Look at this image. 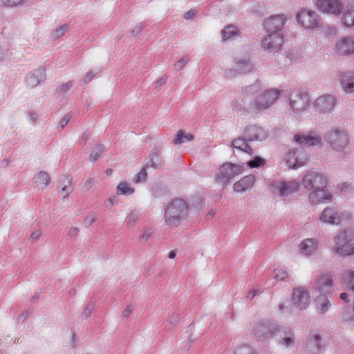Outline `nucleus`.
<instances>
[{"instance_id": "f257e3e1", "label": "nucleus", "mask_w": 354, "mask_h": 354, "mask_svg": "<svg viewBox=\"0 0 354 354\" xmlns=\"http://www.w3.org/2000/svg\"><path fill=\"white\" fill-rule=\"evenodd\" d=\"M301 185L309 192L308 201L311 205L331 203L333 194L327 189L328 180L327 176L317 169H310L302 176Z\"/></svg>"}, {"instance_id": "f03ea898", "label": "nucleus", "mask_w": 354, "mask_h": 354, "mask_svg": "<svg viewBox=\"0 0 354 354\" xmlns=\"http://www.w3.org/2000/svg\"><path fill=\"white\" fill-rule=\"evenodd\" d=\"M189 206L183 198H174L164 207L163 221L169 229L180 226L187 218Z\"/></svg>"}, {"instance_id": "7ed1b4c3", "label": "nucleus", "mask_w": 354, "mask_h": 354, "mask_svg": "<svg viewBox=\"0 0 354 354\" xmlns=\"http://www.w3.org/2000/svg\"><path fill=\"white\" fill-rule=\"evenodd\" d=\"M324 140L330 148L338 152L343 151L349 145L347 131L341 127H333L324 134Z\"/></svg>"}, {"instance_id": "20e7f679", "label": "nucleus", "mask_w": 354, "mask_h": 354, "mask_svg": "<svg viewBox=\"0 0 354 354\" xmlns=\"http://www.w3.org/2000/svg\"><path fill=\"white\" fill-rule=\"evenodd\" d=\"M351 218L352 215L349 212L341 211L334 206H328L322 210L319 220L324 224L338 225L344 221L349 222Z\"/></svg>"}, {"instance_id": "39448f33", "label": "nucleus", "mask_w": 354, "mask_h": 354, "mask_svg": "<svg viewBox=\"0 0 354 354\" xmlns=\"http://www.w3.org/2000/svg\"><path fill=\"white\" fill-rule=\"evenodd\" d=\"M334 245L331 251L334 254L342 256H350L354 254V244L352 243V237L347 231H339L333 238Z\"/></svg>"}, {"instance_id": "423d86ee", "label": "nucleus", "mask_w": 354, "mask_h": 354, "mask_svg": "<svg viewBox=\"0 0 354 354\" xmlns=\"http://www.w3.org/2000/svg\"><path fill=\"white\" fill-rule=\"evenodd\" d=\"M287 102L290 109L295 114L303 113L310 105L308 92L301 88L293 90L290 93Z\"/></svg>"}, {"instance_id": "0eeeda50", "label": "nucleus", "mask_w": 354, "mask_h": 354, "mask_svg": "<svg viewBox=\"0 0 354 354\" xmlns=\"http://www.w3.org/2000/svg\"><path fill=\"white\" fill-rule=\"evenodd\" d=\"M244 171L243 165H236L232 162H225L218 169L215 176V181L223 186L228 185L236 176Z\"/></svg>"}, {"instance_id": "6e6552de", "label": "nucleus", "mask_w": 354, "mask_h": 354, "mask_svg": "<svg viewBox=\"0 0 354 354\" xmlns=\"http://www.w3.org/2000/svg\"><path fill=\"white\" fill-rule=\"evenodd\" d=\"M277 331H279V326L277 324L270 322H261L254 326L252 334L257 341L264 342L274 337Z\"/></svg>"}, {"instance_id": "1a4fd4ad", "label": "nucleus", "mask_w": 354, "mask_h": 354, "mask_svg": "<svg viewBox=\"0 0 354 354\" xmlns=\"http://www.w3.org/2000/svg\"><path fill=\"white\" fill-rule=\"evenodd\" d=\"M337 104V99L332 95H322L313 102V111L318 114H329Z\"/></svg>"}, {"instance_id": "9d476101", "label": "nucleus", "mask_w": 354, "mask_h": 354, "mask_svg": "<svg viewBox=\"0 0 354 354\" xmlns=\"http://www.w3.org/2000/svg\"><path fill=\"white\" fill-rule=\"evenodd\" d=\"M279 95L280 91L277 88L266 91L255 98L254 109L257 111H261L269 108L279 98Z\"/></svg>"}, {"instance_id": "9b49d317", "label": "nucleus", "mask_w": 354, "mask_h": 354, "mask_svg": "<svg viewBox=\"0 0 354 354\" xmlns=\"http://www.w3.org/2000/svg\"><path fill=\"white\" fill-rule=\"evenodd\" d=\"M299 24L305 29L313 30L315 28L319 23L318 15L313 10L305 8L301 9L296 16Z\"/></svg>"}, {"instance_id": "f8f14e48", "label": "nucleus", "mask_w": 354, "mask_h": 354, "mask_svg": "<svg viewBox=\"0 0 354 354\" xmlns=\"http://www.w3.org/2000/svg\"><path fill=\"white\" fill-rule=\"evenodd\" d=\"M315 5L319 12L334 16H339L344 8L340 0H317Z\"/></svg>"}, {"instance_id": "ddd939ff", "label": "nucleus", "mask_w": 354, "mask_h": 354, "mask_svg": "<svg viewBox=\"0 0 354 354\" xmlns=\"http://www.w3.org/2000/svg\"><path fill=\"white\" fill-rule=\"evenodd\" d=\"M283 43L282 33L268 34L261 41V46L264 50L274 53L279 51Z\"/></svg>"}, {"instance_id": "4468645a", "label": "nucleus", "mask_w": 354, "mask_h": 354, "mask_svg": "<svg viewBox=\"0 0 354 354\" xmlns=\"http://www.w3.org/2000/svg\"><path fill=\"white\" fill-rule=\"evenodd\" d=\"M307 158L304 151L301 149H294L290 150L285 156V161L289 168L297 169L303 167Z\"/></svg>"}, {"instance_id": "2eb2a0df", "label": "nucleus", "mask_w": 354, "mask_h": 354, "mask_svg": "<svg viewBox=\"0 0 354 354\" xmlns=\"http://www.w3.org/2000/svg\"><path fill=\"white\" fill-rule=\"evenodd\" d=\"M310 292L303 286H299L293 289L292 303L299 310L306 309L310 303Z\"/></svg>"}, {"instance_id": "dca6fc26", "label": "nucleus", "mask_w": 354, "mask_h": 354, "mask_svg": "<svg viewBox=\"0 0 354 354\" xmlns=\"http://www.w3.org/2000/svg\"><path fill=\"white\" fill-rule=\"evenodd\" d=\"M46 79V69L42 67H38L28 73L24 79V83L26 87L33 88L39 84L44 82Z\"/></svg>"}, {"instance_id": "f3484780", "label": "nucleus", "mask_w": 354, "mask_h": 354, "mask_svg": "<svg viewBox=\"0 0 354 354\" xmlns=\"http://www.w3.org/2000/svg\"><path fill=\"white\" fill-rule=\"evenodd\" d=\"M286 21V17L284 15H277L266 19L263 26L269 34L281 33Z\"/></svg>"}, {"instance_id": "a211bd4d", "label": "nucleus", "mask_w": 354, "mask_h": 354, "mask_svg": "<svg viewBox=\"0 0 354 354\" xmlns=\"http://www.w3.org/2000/svg\"><path fill=\"white\" fill-rule=\"evenodd\" d=\"M294 140L299 145L304 146H318L322 141V136L315 131H310L308 134L297 133L294 136Z\"/></svg>"}, {"instance_id": "6ab92c4d", "label": "nucleus", "mask_w": 354, "mask_h": 354, "mask_svg": "<svg viewBox=\"0 0 354 354\" xmlns=\"http://www.w3.org/2000/svg\"><path fill=\"white\" fill-rule=\"evenodd\" d=\"M333 286V279L328 274H322L313 282V288L321 294L330 292Z\"/></svg>"}, {"instance_id": "aec40b11", "label": "nucleus", "mask_w": 354, "mask_h": 354, "mask_svg": "<svg viewBox=\"0 0 354 354\" xmlns=\"http://www.w3.org/2000/svg\"><path fill=\"white\" fill-rule=\"evenodd\" d=\"M319 241L315 238H308L303 240L298 245L299 253L305 257L315 254L318 249Z\"/></svg>"}, {"instance_id": "412c9836", "label": "nucleus", "mask_w": 354, "mask_h": 354, "mask_svg": "<svg viewBox=\"0 0 354 354\" xmlns=\"http://www.w3.org/2000/svg\"><path fill=\"white\" fill-rule=\"evenodd\" d=\"M300 183L295 179L281 181L277 187L279 195L282 197L290 196L299 190Z\"/></svg>"}, {"instance_id": "4be33fe9", "label": "nucleus", "mask_w": 354, "mask_h": 354, "mask_svg": "<svg viewBox=\"0 0 354 354\" xmlns=\"http://www.w3.org/2000/svg\"><path fill=\"white\" fill-rule=\"evenodd\" d=\"M243 133L249 142L263 140L267 137L266 131L263 128L256 125L248 126Z\"/></svg>"}, {"instance_id": "5701e85b", "label": "nucleus", "mask_w": 354, "mask_h": 354, "mask_svg": "<svg viewBox=\"0 0 354 354\" xmlns=\"http://www.w3.org/2000/svg\"><path fill=\"white\" fill-rule=\"evenodd\" d=\"M321 337L317 333L309 335L306 342V351L308 354H320L322 351Z\"/></svg>"}, {"instance_id": "b1692460", "label": "nucleus", "mask_w": 354, "mask_h": 354, "mask_svg": "<svg viewBox=\"0 0 354 354\" xmlns=\"http://www.w3.org/2000/svg\"><path fill=\"white\" fill-rule=\"evenodd\" d=\"M337 53L341 55L354 53V37H344L336 45Z\"/></svg>"}, {"instance_id": "393cba45", "label": "nucleus", "mask_w": 354, "mask_h": 354, "mask_svg": "<svg viewBox=\"0 0 354 354\" xmlns=\"http://www.w3.org/2000/svg\"><path fill=\"white\" fill-rule=\"evenodd\" d=\"M233 70L239 74L248 73L254 70V65L249 58H236L234 59Z\"/></svg>"}, {"instance_id": "a878e982", "label": "nucleus", "mask_w": 354, "mask_h": 354, "mask_svg": "<svg viewBox=\"0 0 354 354\" xmlns=\"http://www.w3.org/2000/svg\"><path fill=\"white\" fill-rule=\"evenodd\" d=\"M255 181V177L253 175H248L242 178L239 181L234 184V191L236 192H245L250 189Z\"/></svg>"}, {"instance_id": "bb28decb", "label": "nucleus", "mask_w": 354, "mask_h": 354, "mask_svg": "<svg viewBox=\"0 0 354 354\" xmlns=\"http://www.w3.org/2000/svg\"><path fill=\"white\" fill-rule=\"evenodd\" d=\"M277 333L280 334L281 339L279 342L280 344L286 347H290L294 344L295 339L294 333L291 329L279 328V331H277Z\"/></svg>"}, {"instance_id": "cd10ccee", "label": "nucleus", "mask_w": 354, "mask_h": 354, "mask_svg": "<svg viewBox=\"0 0 354 354\" xmlns=\"http://www.w3.org/2000/svg\"><path fill=\"white\" fill-rule=\"evenodd\" d=\"M340 83L344 91L347 93L354 92V73L346 72L341 75Z\"/></svg>"}, {"instance_id": "c85d7f7f", "label": "nucleus", "mask_w": 354, "mask_h": 354, "mask_svg": "<svg viewBox=\"0 0 354 354\" xmlns=\"http://www.w3.org/2000/svg\"><path fill=\"white\" fill-rule=\"evenodd\" d=\"M315 306L317 312L323 315L328 311L331 304L328 297L324 294H320L315 299Z\"/></svg>"}, {"instance_id": "c756f323", "label": "nucleus", "mask_w": 354, "mask_h": 354, "mask_svg": "<svg viewBox=\"0 0 354 354\" xmlns=\"http://www.w3.org/2000/svg\"><path fill=\"white\" fill-rule=\"evenodd\" d=\"M346 11L342 17V24L348 28L354 26V0H351L347 4Z\"/></svg>"}, {"instance_id": "7c9ffc66", "label": "nucleus", "mask_w": 354, "mask_h": 354, "mask_svg": "<svg viewBox=\"0 0 354 354\" xmlns=\"http://www.w3.org/2000/svg\"><path fill=\"white\" fill-rule=\"evenodd\" d=\"M247 142H248V141L247 140V138H245V136L243 135V137H239L238 138L233 140L232 141V147L238 150L243 151L246 153L252 155V149L248 144Z\"/></svg>"}, {"instance_id": "2f4dec72", "label": "nucleus", "mask_w": 354, "mask_h": 354, "mask_svg": "<svg viewBox=\"0 0 354 354\" xmlns=\"http://www.w3.org/2000/svg\"><path fill=\"white\" fill-rule=\"evenodd\" d=\"M164 160L158 152H153L149 155L145 162V167H153L154 169L159 168L162 166Z\"/></svg>"}, {"instance_id": "473e14b6", "label": "nucleus", "mask_w": 354, "mask_h": 354, "mask_svg": "<svg viewBox=\"0 0 354 354\" xmlns=\"http://www.w3.org/2000/svg\"><path fill=\"white\" fill-rule=\"evenodd\" d=\"M50 177L48 173L41 171L35 176L34 183L38 189L45 188L50 183Z\"/></svg>"}, {"instance_id": "72a5a7b5", "label": "nucleus", "mask_w": 354, "mask_h": 354, "mask_svg": "<svg viewBox=\"0 0 354 354\" xmlns=\"http://www.w3.org/2000/svg\"><path fill=\"white\" fill-rule=\"evenodd\" d=\"M222 37L223 40H227L239 35L238 28L234 25H229L225 27L222 30Z\"/></svg>"}, {"instance_id": "f704fd0d", "label": "nucleus", "mask_w": 354, "mask_h": 354, "mask_svg": "<svg viewBox=\"0 0 354 354\" xmlns=\"http://www.w3.org/2000/svg\"><path fill=\"white\" fill-rule=\"evenodd\" d=\"M194 140V136L191 133L185 134L183 130L178 131L175 139L173 140L174 145H181L186 141H192Z\"/></svg>"}, {"instance_id": "c9c22d12", "label": "nucleus", "mask_w": 354, "mask_h": 354, "mask_svg": "<svg viewBox=\"0 0 354 354\" xmlns=\"http://www.w3.org/2000/svg\"><path fill=\"white\" fill-rule=\"evenodd\" d=\"M68 29L69 26L68 24H62L53 29L51 32L50 36L53 39H57L64 36Z\"/></svg>"}, {"instance_id": "e433bc0d", "label": "nucleus", "mask_w": 354, "mask_h": 354, "mask_svg": "<svg viewBox=\"0 0 354 354\" xmlns=\"http://www.w3.org/2000/svg\"><path fill=\"white\" fill-rule=\"evenodd\" d=\"M134 189L127 182H121L117 187V193L118 194L129 196L133 194Z\"/></svg>"}, {"instance_id": "4c0bfd02", "label": "nucleus", "mask_w": 354, "mask_h": 354, "mask_svg": "<svg viewBox=\"0 0 354 354\" xmlns=\"http://www.w3.org/2000/svg\"><path fill=\"white\" fill-rule=\"evenodd\" d=\"M180 320V315L176 313H171L165 322V328L167 330L175 326Z\"/></svg>"}, {"instance_id": "58836bf2", "label": "nucleus", "mask_w": 354, "mask_h": 354, "mask_svg": "<svg viewBox=\"0 0 354 354\" xmlns=\"http://www.w3.org/2000/svg\"><path fill=\"white\" fill-rule=\"evenodd\" d=\"M344 282L348 289L354 291V271L348 270L345 273Z\"/></svg>"}, {"instance_id": "ea45409f", "label": "nucleus", "mask_w": 354, "mask_h": 354, "mask_svg": "<svg viewBox=\"0 0 354 354\" xmlns=\"http://www.w3.org/2000/svg\"><path fill=\"white\" fill-rule=\"evenodd\" d=\"M103 151V146L97 144L93 147L91 153L89 156V159L91 162L96 161L101 156Z\"/></svg>"}, {"instance_id": "a19ab883", "label": "nucleus", "mask_w": 354, "mask_h": 354, "mask_svg": "<svg viewBox=\"0 0 354 354\" xmlns=\"http://www.w3.org/2000/svg\"><path fill=\"white\" fill-rule=\"evenodd\" d=\"M139 218V213L137 211L131 212L126 217L125 223L128 227H133Z\"/></svg>"}, {"instance_id": "79ce46f5", "label": "nucleus", "mask_w": 354, "mask_h": 354, "mask_svg": "<svg viewBox=\"0 0 354 354\" xmlns=\"http://www.w3.org/2000/svg\"><path fill=\"white\" fill-rule=\"evenodd\" d=\"M266 164V160L259 156H255L253 159L248 161L247 165L250 168H257L263 166Z\"/></svg>"}, {"instance_id": "37998d69", "label": "nucleus", "mask_w": 354, "mask_h": 354, "mask_svg": "<svg viewBox=\"0 0 354 354\" xmlns=\"http://www.w3.org/2000/svg\"><path fill=\"white\" fill-rule=\"evenodd\" d=\"M234 354H257L255 351L248 345H243L237 348Z\"/></svg>"}, {"instance_id": "c03bdc74", "label": "nucleus", "mask_w": 354, "mask_h": 354, "mask_svg": "<svg viewBox=\"0 0 354 354\" xmlns=\"http://www.w3.org/2000/svg\"><path fill=\"white\" fill-rule=\"evenodd\" d=\"M262 88L261 83L260 81L257 80L254 84L248 86L246 91L251 94H254L260 91Z\"/></svg>"}, {"instance_id": "a18cd8bd", "label": "nucleus", "mask_w": 354, "mask_h": 354, "mask_svg": "<svg viewBox=\"0 0 354 354\" xmlns=\"http://www.w3.org/2000/svg\"><path fill=\"white\" fill-rule=\"evenodd\" d=\"M2 3L6 7H16L25 3L26 0H1Z\"/></svg>"}, {"instance_id": "49530a36", "label": "nucleus", "mask_w": 354, "mask_h": 354, "mask_svg": "<svg viewBox=\"0 0 354 354\" xmlns=\"http://www.w3.org/2000/svg\"><path fill=\"white\" fill-rule=\"evenodd\" d=\"M146 168L147 167H143L139 173H138L134 178H133V181L136 183H140V182H142V181H145L146 178H147V172H146Z\"/></svg>"}, {"instance_id": "de8ad7c7", "label": "nucleus", "mask_w": 354, "mask_h": 354, "mask_svg": "<svg viewBox=\"0 0 354 354\" xmlns=\"http://www.w3.org/2000/svg\"><path fill=\"white\" fill-rule=\"evenodd\" d=\"M100 68H96L95 71L89 70L84 77L83 81L85 84L88 83L95 77L96 74L100 72Z\"/></svg>"}, {"instance_id": "09e8293b", "label": "nucleus", "mask_w": 354, "mask_h": 354, "mask_svg": "<svg viewBox=\"0 0 354 354\" xmlns=\"http://www.w3.org/2000/svg\"><path fill=\"white\" fill-rule=\"evenodd\" d=\"M97 218V215L94 212H91L83 221L85 227L91 226Z\"/></svg>"}, {"instance_id": "8fccbe9b", "label": "nucleus", "mask_w": 354, "mask_h": 354, "mask_svg": "<svg viewBox=\"0 0 354 354\" xmlns=\"http://www.w3.org/2000/svg\"><path fill=\"white\" fill-rule=\"evenodd\" d=\"M72 86L73 83L71 82L63 83L57 88V91L59 93L64 94L68 92Z\"/></svg>"}, {"instance_id": "3c124183", "label": "nucleus", "mask_w": 354, "mask_h": 354, "mask_svg": "<svg viewBox=\"0 0 354 354\" xmlns=\"http://www.w3.org/2000/svg\"><path fill=\"white\" fill-rule=\"evenodd\" d=\"M189 58L187 56L183 57L174 64V69L176 71H179L182 69L184 67L185 64L189 62Z\"/></svg>"}, {"instance_id": "603ef678", "label": "nucleus", "mask_w": 354, "mask_h": 354, "mask_svg": "<svg viewBox=\"0 0 354 354\" xmlns=\"http://www.w3.org/2000/svg\"><path fill=\"white\" fill-rule=\"evenodd\" d=\"M274 278L279 280H284L287 277V272L283 269H275L274 270Z\"/></svg>"}, {"instance_id": "864d4df0", "label": "nucleus", "mask_w": 354, "mask_h": 354, "mask_svg": "<svg viewBox=\"0 0 354 354\" xmlns=\"http://www.w3.org/2000/svg\"><path fill=\"white\" fill-rule=\"evenodd\" d=\"M94 308H95L94 304H88L87 306L83 310V312L82 313V317L84 318H88L91 315Z\"/></svg>"}, {"instance_id": "5fc2aeb1", "label": "nucleus", "mask_w": 354, "mask_h": 354, "mask_svg": "<svg viewBox=\"0 0 354 354\" xmlns=\"http://www.w3.org/2000/svg\"><path fill=\"white\" fill-rule=\"evenodd\" d=\"M72 192H73V187L71 184V182L68 180V185H64L62 188V192L63 194V198H65L66 197H67L69 195V194H71Z\"/></svg>"}, {"instance_id": "6e6d98bb", "label": "nucleus", "mask_w": 354, "mask_h": 354, "mask_svg": "<svg viewBox=\"0 0 354 354\" xmlns=\"http://www.w3.org/2000/svg\"><path fill=\"white\" fill-rule=\"evenodd\" d=\"M27 115H28L30 121L32 122H36L39 119V115L36 111H29L27 113Z\"/></svg>"}, {"instance_id": "4d7b16f0", "label": "nucleus", "mask_w": 354, "mask_h": 354, "mask_svg": "<svg viewBox=\"0 0 354 354\" xmlns=\"http://www.w3.org/2000/svg\"><path fill=\"white\" fill-rule=\"evenodd\" d=\"M133 310V306L132 305H128L124 308V310L122 311V315H121L122 317V318H128L131 315Z\"/></svg>"}, {"instance_id": "13d9d810", "label": "nucleus", "mask_w": 354, "mask_h": 354, "mask_svg": "<svg viewBox=\"0 0 354 354\" xmlns=\"http://www.w3.org/2000/svg\"><path fill=\"white\" fill-rule=\"evenodd\" d=\"M70 119L71 116L69 115H64L59 122V127L64 129L65 126L68 123Z\"/></svg>"}, {"instance_id": "bf43d9fd", "label": "nucleus", "mask_w": 354, "mask_h": 354, "mask_svg": "<svg viewBox=\"0 0 354 354\" xmlns=\"http://www.w3.org/2000/svg\"><path fill=\"white\" fill-rule=\"evenodd\" d=\"M144 24L140 22L136 24V26L131 30V34L134 36L137 35L143 28Z\"/></svg>"}, {"instance_id": "052dcab7", "label": "nucleus", "mask_w": 354, "mask_h": 354, "mask_svg": "<svg viewBox=\"0 0 354 354\" xmlns=\"http://www.w3.org/2000/svg\"><path fill=\"white\" fill-rule=\"evenodd\" d=\"M94 184H95L94 178L90 177L86 180L84 186L86 189L89 190L93 187Z\"/></svg>"}, {"instance_id": "680f3d73", "label": "nucleus", "mask_w": 354, "mask_h": 354, "mask_svg": "<svg viewBox=\"0 0 354 354\" xmlns=\"http://www.w3.org/2000/svg\"><path fill=\"white\" fill-rule=\"evenodd\" d=\"M260 290L258 289H253L248 292L246 297L248 299H252L257 295L259 293Z\"/></svg>"}, {"instance_id": "e2e57ef3", "label": "nucleus", "mask_w": 354, "mask_h": 354, "mask_svg": "<svg viewBox=\"0 0 354 354\" xmlns=\"http://www.w3.org/2000/svg\"><path fill=\"white\" fill-rule=\"evenodd\" d=\"M79 228L76 227H71L69 230H68V235L71 237H75L77 234L79 233Z\"/></svg>"}, {"instance_id": "0e129e2a", "label": "nucleus", "mask_w": 354, "mask_h": 354, "mask_svg": "<svg viewBox=\"0 0 354 354\" xmlns=\"http://www.w3.org/2000/svg\"><path fill=\"white\" fill-rule=\"evenodd\" d=\"M151 235L150 230L145 231L142 234L140 235L139 239L141 240L147 241Z\"/></svg>"}, {"instance_id": "69168bd1", "label": "nucleus", "mask_w": 354, "mask_h": 354, "mask_svg": "<svg viewBox=\"0 0 354 354\" xmlns=\"http://www.w3.org/2000/svg\"><path fill=\"white\" fill-rule=\"evenodd\" d=\"M195 16V12L193 10H189L184 14V18L187 20L192 19Z\"/></svg>"}, {"instance_id": "338daca9", "label": "nucleus", "mask_w": 354, "mask_h": 354, "mask_svg": "<svg viewBox=\"0 0 354 354\" xmlns=\"http://www.w3.org/2000/svg\"><path fill=\"white\" fill-rule=\"evenodd\" d=\"M167 77L166 76H162L160 79H158L156 82V86L158 87L163 84H165L167 82Z\"/></svg>"}, {"instance_id": "774afa93", "label": "nucleus", "mask_w": 354, "mask_h": 354, "mask_svg": "<svg viewBox=\"0 0 354 354\" xmlns=\"http://www.w3.org/2000/svg\"><path fill=\"white\" fill-rule=\"evenodd\" d=\"M41 232L39 230H37L31 234L30 238L32 240L36 241V240L39 239V238L41 236Z\"/></svg>"}]
</instances>
